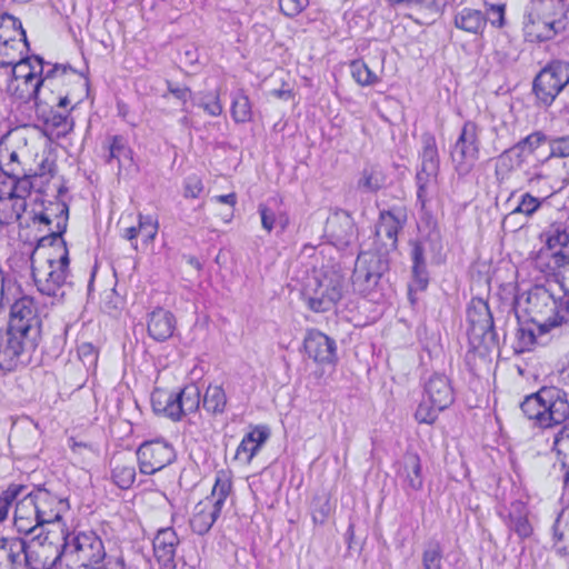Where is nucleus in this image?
<instances>
[{"label":"nucleus","instance_id":"nucleus-22","mask_svg":"<svg viewBox=\"0 0 569 569\" xmlns=\"http://www.w3.org/2000/svg\"><path fill=\"white\" fill-rule=\"evenodd\" d=\"M307 355L318 363H333L336 357V341L319 330H310L305 338Z\"/></svg>","mask_w":569,"mask_h":569},{"label":"nucleus","instance_id":"nucleus-37","mask_svg":"<svg viewBox=\"0 0 569 569\" xmlns=\"http://www.w3.org/2000/svg\"><path fill=\"white\" fill-rule=\"evenodd\" d=\"M227 406V395L222 386L209 385L203 396V408L209 413L221 415Z\"/></svg>","mask_w":569,"mask_h":569},{"label":"nucleus","instance_id":"nucleus-6","mask_svg":"<svg viewBox=\"0 0 569 569\" xmlns=\"http://www.w3.org/2000/svg\"><path fill=\"white\" fill-rule=\"evenodd\" d=\"M343 278L335 271L315 272L308 277L302 296L316 312L330 310L342 297Z\"/></svg>","mask_w":569,"mask_h":569},{"label":"nucleus","instance_id":"nucleus-15","mask_svg":"<svg viewBox=\"0 0 569 569\" xmlns=\"http://www.w3.org/2000/svg\"><path fill=\"white\" fill-rule=\"evenodd\" d=\"M8 328L39 343L41 320L32 298L27 296L22 297L11 306Z\"/></svg>","mask_w":569,"mask_h":569},{"label":"nucleus","instance_id":"nucleus-61","mask_svg":"<svg viewBox=\"0 0 569 569\" xmlns=\"http://www.w3.org/2000/svg\"><path fill=\"white\" fill-rule=\"evenodd\" d=\"M308 4L309 0H279L281 12L291 18L302 12Z\"/></svg>","mask_w":569,"mask_h":569},{"label":"nucleus","instance_id":"nucleus-56","mask_svg":"<svg viewBox=\"0 0 569 569\" xmlns=\"http://www.w3.org/2000/svg\"><path fill=\"white\" fill-rule=\"evenodd\" d=\"M487 22L492 27L502 28L506 24V4L505 3H485Z\"/></svg>","mask_w":569,"mask_h":569},{"label":"nucleus","instance_id":"nucleus-29","mask_svg":"<svg viewBox=\"0 0 569 569\" xmlns=\"http://www.w3.org/2000/svg\"><path fill=\"white\" fill-rule=\"evenodd\" d=\"M552 549L569 559V503L560 511L552 526Z\"/></svg>","mask_w":569,"mask_h":569},{"label":"nucleus","instance_id":"nucleus-23","mask_svg":"<svg viewBox=\"0 0 569 569\" xmlns=\"http://www.w3.org/2000/svg\"><path fill=\"white\" fill-rule=\"evenodd\" d=\"M21 139L7 134L0 140V169L7 177H20L24 168L20 160V150L16 148Z\"/></svg>","mask_w":569,"mask_h":569},{"label":"nucleus","instance_id":"nucleus-20","mask_svg":"<svg viewBox=\"0 0 569 569\" xmlns=\"http://www.w3.org/2000/svg\"><path fill=\"white\" fill-rule=\"evenodd\" d=\"M325 231L335 246L343 248L355 238V223L347 211L339 210L328 217Z\"/></svg>","mask_w":569,"mask_h":569},{"label":"nucleus","instance_id":"nucleus-18","mask_svg":"<svg viewBox=\"0 0 569 569\" xmlns=\"http://www.w3.org/2000/svg\"><path fill=\"white\" fill-rule=\"evenodd\" d=\"M16 81L21 80L24 87L23 91L28 98L38 99L42 80H37V73H43V59L39 56L33 58L23 57V60L17 64L10 66Z\"/></svg>","mask_w":569,"mask_h":569},{"label":"nucleus","instance_id":"nucleus-46","mask_svg":"<svg viewBox=\"0 0 569 569\" xmlns=\"http://www.w3.org/2000/svg\"><path fill=\"white\" fill-rule=\"evenodd\" d=\"M350 69L352 78L362 87L372 86L379 81V77L361 60L352 61Z\"/></svg>","mask_w":569,"mask_h":569},{"label":"nucleus","instance_id":"nucleus-55","mask_svg":"<svg viewBox=\"0 0 569 569\" xmlns=\"http://www.w3.org/2000/svg\"><path fill=\"white\" fill-rule=\"evenodd\" d=\"M14 519H38L31 492L26 495L21 500L17 502L14 510Z\"/></svg>","mask_w":569,"mask_h":569},{"label":"nucleus","instance_id":"nucleus-50","mask_svg":"<svg viewBox=\"0 0 569 569\" xmlns=\"http://www.w3.org/2000/svg\"><path fill=\"white\" fill-rule=\"evenodd\" d=\"M442 549L439 542H429L422 555L423 569H441Z\"/></svg>","mask_w":569,"mask_h":569},{"label":"nucleus","instance_id":"nucleus-27","mask_svg":"<svg viewBox=\"0 0 569 569\" xmlns=\"http://www.w3.org/2000/svg\"><path fill=\"white\" fill-rule=\"evenodd\" d=\"M27 209V201L13 197L0 186V226L18 222Z\"/></svg>","mask_w":569,"mask_h":569},{"label":"nucleus","instance_id":"nucleus-19","mask_svg":"<svg viewBox=\"0 0 569 569\" xmlns=\"http://www.w3.org/2000/svg\"><path fill=\"white\" fill-rule=\"evenodd\" d=\"M37 517L42 522L52 523L61 519L62 512L68 508L66 499L59 498L46 488L31 491Z\"/></svg>","mask_w":569,"mask_h":569},{"label":"nucleus","instance_id":"nucleus-5","mask_svg":"<svg viewBox=\"0 0 569 569\" xmlns=\"http://www.w3.org/2000/svg\"><path fill=\"white\" fill-rule=\"evenodd\" d=\"M232 481L226 472H219L211 495L199 501L190 518V527L197 535L207 533L219 518L227 498L231 493Z\"/></svg>","mask_w":569,"mask_h":569},{"label":"nucleus","instance_id":"nucleus-13","mask_svg":"<svg viewBox=\"0 0 569 569\" xmlns=\"http://www.w3.org/2000/svg\"><path fill=\"white\" fill-rule=\"evenodd\" d=\"M469 322V336L472 340H479L485 348L490 349L498 345V336L488 303L481 298H473L467 309Z\"/></svg>","mask_w":569,"mask_h":569},{"label":"nucleus","instance_id":"nucleus-43","mask_svg":"<svg viewBox=\"0 0 569 569\" xmlns=\"http://www.w3.org/2000/svg\"><path fill=\"white\" fill-rule=\"evenodd\" d=\"M71 74L77 78H81V74L77 73L71 67L64 64H53L50 66L48 70L43 68V73H37V80H42V88L48 86H53L54 82L60 83L63 82L66 76Z\"/></svg>","mask_w":569,"mask_h":569},{"label":"nucleus","instance_id":"nucleus-38","mask_svg":"<svg viewBox=\"0 0 569 569\" xmlns=\"http://www.w3.org/2000/svg\"><path fill=\"white\" fill-rule=\"evenodd\" d=\"M403 475L408 486L413 490L422 488L421 462L417 453L407 452L403 457Z\"/></svg>","mask_w":569,"mask_h":569},{"label":"nucleus","instance_id":"nucleus-3","mask_svg":"<svg viewBox=\"0 0 569 569\" xmlns=\"http://www.w3.org/2000/svg\"><path fill=\"white\" fill-rule=\"evenodd\" d=\"M513 308L516 313L525 312L530 317L531 322L537 325L540 335H546L552 328L562 323L563 317L559 316L562 301L543 286H535L515 299Z\"/></svg>","mask_w":569,"mask_h":569},{"label":"nucleus","instance_id":"nucleus-63","mask_svg":"<svg viewBox=\"0 0 569 569\" xmlns=\"http://www.w3.org/2000/svg\"><path fill=\"white\" fill-rule=\"evenodd\" d=\"M183 189L186 198H198L203 190L202 180L197 176H190L184 180Z\"/></svg>","mask_w":569,"mask_h":569},{"label":"nucleus","instance_id":"nucleus-40","mask_svg":"<svg viewBox=\"0 0 569 569\" xmlns=\"http://www.w3.org/2000/svg\"><path fill=\"white\" fill-rule=\"evenodd\" d=\"M32 178V176L27 174L26 170H23V174L20 177H8V180L0 182V186L7 189V191L9 190L13 197H20L21 200L27 201L26 199L30 196L33 188Z\"/></svg>","mask_w":569,"mask_h":569},{"label":"nucleus","instance_id":"nucleus-45","mask_svg":"<svg viewBox=\"0 0 569 569\" xmlns=\"http://www.w3.org/2000/svg\"><path fill=\"white\" fill-rule=\"evenodd\" d=\"M136 479V468L131 463H117L112 469V480L120 489H129Z\"/></svg>","mask_w":569,"mask_h":569},{"label":"nucleus","instance_id":"nucleus-26","mask_svg":"<svg viewBox=\"0 0 569 569\" xmlns=\"http://www.w3.org/2000/svg\"><path fill=\"white\" fill-rule=\"evenodd\" d=\"M453 24L461 31L479 36L482 34L487 27V17L481 10L463 7L456 10Z\"/></svg>","mask_w":569,"mask_h":569},{"label":"nucleus","instance_id":"nucleus-48","mask_svg":"<svg viewBox=\"0 0 569 569\" xmlns=\"http://www.w3.org/2000/svg\"><path fill=\"white\" fill-rule=\"evenodd\" d=\"M542 202L543 201L540 198L533 197L531 193L526 192L520 197L517 207L509 213V217L519 213L525 214L526 217H531L539 210Z\"/></svg>","mask_w":569,"mask_h":569},{"label":"nucleus","instance_id":"nucleus-59","mask_svg":"<svg viewBox=\"0 0 569 569\" xmlns=\"http://www.w3.org/2000/svg\"><path fill=\"white\" fill-rule=\"evenodd\" d=\"M197 104L211 117H218L222 112V104L220 103L218 92L203 94Z\"/></svg>","mask_w":569,"mask_h":569},{"label":"nucleus","instance_id":"nucleus-10","mask_svg":"<svg viewBox=\"0 0 569 569\" xmlns=\"http://www.w3.org/2000/svg\"><path fill=\"white\" fill-rule=\"evenodd\" d=\"M479 128L472 121L462 126L461 132L450 152L455 170L459 176H467L479 159Z\"/></svg>","mask_w":569,"mask_h":569},{"label":"nucleus","instance_id":"nucleus-39","mask_svg":"<svg viewBox=\"0 0 569 569\" xmlns=\"http://www.w3.org/2000/svg\"><path fill=\"white\" fill-rule=\"evenodd\" d=\"M46 130H51V136H56V138L64 137L68 134L72 128L73 122L69 118V112H58L51 111L44 121Z\"/></svg>","mask_w":569,"mask_h":569},{"label":"nucleus","instance_id":"nucleus-8","mask_svg":"<svg viewBox=\"0 0 569 569\" xmlns=\"http://www.w3.org/2000/svg\"><path fill=\"white\" fill-rule=\"evenodd\" d=\"M569 83V62L552 60L536 76L533 93L543 106H551L558 94Z\"/></svg>","mask_w":569,"mask_h":569},{"label":"nucleus","instance_id":"nucleus-52","mask_svg":"<svg viewBox=\"0 0 569 569\" xmlns=\"http://www.w3.org/2000/svg\"><path fill=\"white\" fill-rule=\"evenodd\" d=\"M442 410L445 409L429 402L428 399L423 397V400L416 410L415 417L420 423L431 425L436 421L438 413Z\"/></svg>","mask_w":569,"mask_h":569},{"label":"nucleus","instance_id":"nucleus-51","mask_svg":"<svg viewBox=\"0 0 569 569\" xmlns=\"http://www.w3.org/2000/svg\"><path fill=\"white\" fill-rule=\"evenodd\" d=\"M522 162L521 153L515 147L505 150L498 158L497 172H509Z\"/></svg>","mask_w":569,"mask_h":569},{"label":"nucleus","instance_id":"nucleus-41","mask_svg":"<svg viewBox=\"0 0 569 569\" xmlns=\"http://www.w3.org/2000/svg\"><path fill=\"white\" fill-rule=\"evenodd\" d=\"M386 183L383 172L377 167L365 168L358 180V188L365 192H376Z\"/></svg>","mask_w":569,"mask_h":569},{"label":"nucleus","instance_id":"nucleus-44","mask_svg":"<svg viewBox=\"0 0 569 569\" xmlns=\"http://www.w3.org/2000/svg\"><path fill=\"white\" fill-rule=\"evenodd\" d=\"M416 182L418 187L417 202L420 204V208L425 210L428 201L436 191L438 177H429L427 174L417 173Z\"/></svg>","mask_w":569,"mask_h":569},{"label":"nucleus","instance_id":"nucleus-11","mask_svg":"<svg viewBox=\"0 0 569 569\" xmlns=\"http://www.w3.org/2000/svg\"><path fill=\"white\" fill-rule=\"evenodd\" d=\"M37 347L38 343L10 328L6 332L0 330V369L12 371L27 363Z\"/></svg>","mask_w":569,"mask_h":569},{"label":"nucleus","instance_id":"nucleus-34","mask_svg":"<svg viewBox=\"0 0 569 569\" xmlns=\"http://www.w3.org/2000/svg\"><path fill=\"white\" fill-rule=\"evenodd\" d=\"M29 50V43L27 39H17L13 42L0 44V66L10 67L17 64Z\"/></svg>","mask_w":569,"mask_h":569},{"label":"nucleus","instance_id":"nucleus-30","mask_svg":"<svg viewBox=\"0 0 569 569\" xmlns=\"http://www.w3.org/2000/svg\"><path fill=\"white\" fill-rule=\"evenodd\" d=\"M269 432L264 428H254L243 437L236 451V459L248 465L267 441Z\"/></svg>","mask_w":569,"mask_h":569},{"label":"nucleus","instance_id":"nucleus-58","mask_svg":"<svg viewBox=\"0 0 569 569\" xmlns=\"http://www.w3.org/2000/svg\"><path fill=\"white\" fill-rule=\"evenodd\" d=\"M139 232L143 237L146 243L154 240L158 232V221L151 216H138Z\"/></svg>","mask_w":569,"mask_h":569},{"label":"nucleus","instance_id":"nucleus-47","mask_svg":"<svg viewBox=\"0 0 569 569\" xmlns=\"http://www.w3.org/2000/svg\"><path fill=\"white\" fill-rule=\"evenodd\" d=\"M529 22L530 23L527 26L529 33H535L539 41L550 40L557 34L558 29L560 28L559 24H545L543 22H538V19L533 18V13L529 14Z\"/></svg>","mask_w":569,"mask_h":569},{"label":"nucleus","instance_id":"nucleus-12","mask_svg":"<svg viewBox=\"0 0 569 569\" xmlns=\"http://www.w3.org/2000/svg\"><path fill=\"white\" fill-rule=\"evenodd\" d=\"M411 261H412V281L409 284V296L412 292L423 291L429 283V273L427 270L426 252L428 250L440 251L441 239L437 230L431 231L428 237L410 241Z\"/></svg>","mask_w":569,"mask_h":569},{"label":"nucleus","instance_id":"nucleus-2","mask_svg":"<svg viewBox=\"0 0 569 569\" xmlns=\"http://www.w3.org/2000/svg\"><path fill=\"white\" fill-rule=\"evenodd\" d=\"M521 411L542 429H551L569 420L568 393L558 387H542L525 397Z\"/></svg>","mask_w":569,"mask_h":569},{"label":"nucleus","instance_id":"nucleus-17","mask_svg":"<svg viewBox=\"0 0 569 569\" xmlns=\"http://www.w3.org/2000/svg\"><path fill=\"white\" fill-rule=\"evenodd\" d=\"M48 537L41 540V533L34 536L30 542L24 541V551L22 556V567L30 569H49L58 560L62 561L59 547L53 543H46Z\"/></svg>","mask_w":569,"mask_h":569},{"label":"nucleus","instance_id":"nucleus-53","mask_svg":"<svg viewBox=\"0 0 569 569\" xmlns=\"http://www.w3.org/2000/svg\"><path fill=\"white\" fill-rule=\"evenodd\" d=\"M24 489L20 485H11L0 495V522L4 521L8 517L10 506L18 498Z\"/></svg>","mask_w":569,"mask_h":569},{"label":"nucleus","instance_id":"nucleus-54","mask_svg":"<svg viewBox=\"0 0 569 569\" xmlns=\"http://www.w3.org/2000/svg\"><path fill=\"white\" fill-rule=\"evenodd\" d=\"M559 426L560 429L553 436L552 449L558 456L569 458V420Z\"/></svg>","mask_w":569,"mask_h":569},{"label":"nucleus","instance_id":"nucleus-7","mask_svg":"<svg viewBox=\"0 0 569 569\" xmlns=\"http://www.w3.org/2000/svg\"><path fill=\"white\" fill-rule=\"evenodd\" d=\"M201 401V391L194 383H190L178 392L156 390L151 395V405L157 413H162L172 421H180L183 416L198 411Z\"/></svg>","mask_w":569,"mask_h":569},{"label":"nucleus","instance_id":"nucleus-25","mask_svg":"<svg viewBox=\"0 0 569 569\" xmlns=\"http://www.w3.org/2000/svg\"><path fill=\"white\" fill-rule=\"evenodd\" d=\"M176 317L169 310L157 308L148 318V333L156 341H166L176 330Z\"/></svg>","mask_w":569,"mask_h":569},{"label":"nucleus","instance_id":"nucleus-60","mask_svg":"<svg viewBox=\"0 0 569 569\" xmlns=\"http://www.w3.org/2000/svg\"><path fill=\"white\" fill-rule=\"evenodd\" d=\"M547 141V136L543 134L541 131H536L522 140H520L516 146V150L521 153V151H528L533 152L536 149H538L542 143Z\"/></svg>","mask_w":569,"mask_h":569},{"label":"nucleus","instance_id":"nucleus-24","mask_svg":"<svg viewBox=\"0 0 569 569\" xmlns=\"http://www.w3.org/2000/svg\"><path fill=\"white\" fill-rule=\"evenodd\" d=\"M423 397L439 408L447 409L455 399L453 388L449 378L441 373L431 375L425 385Z\"/></svg>","mask_w":569,"mask_h":569},{"label":"nucleus","instance_id":"nucleus-31","mask_svg":"<svg viewBox=\"0 0 569 569\" xmlns=\"http://www.w3.org/2000/svg\"><path fill=\"white\" fill-rule=\"evenodd\" d=\"M421 164L417 173L427 174L429 177H438L439 174V154L436 139L431 134L422 136Z\"/></svg>","mask_w":569,"mask_h":569},{"label":"nucleus","instance_id":"nucleus-16","mask_svg":"<svg viewBox=\"0 0 569 569\" xmlns=\"http://www.w3.org/2000/svg\"><path fill=\"white\" fill-rule=\"evenodd\" d=\"M139 469L144 475H153L176 459L171 443L163 439L144 441L137 450Z\"/></svg>","mask_w":569,"mask_h":569},{"label":"nucleus","instance_id":"nucleus-14","mask_svg":"<svg viewBox=\"0 0 569 569\" xmlns=\"http://www.w3.org/2000/svg\"><path fill=\"white\" fill-rule=\"evenodd\" d=\"M407 213L402 208L382 210L375 228L376 251L388 256L398 247V234L405 227Z\"/></svg>","mask_w":569,"mask_h":569},{"label":"nucleus","instance_id":"nucleus-42","mask_svg":"<svg viewBox=\"0 0 569 569\" xmlns=\"http://www.w3.org/2000/svg\"><path fill=\"white\" fill-rule=\"evenodd\" d=\"M231 116L238 123H244L251 120V103L242 90L237 91L232 98Z\"/></svg>","mask_w":569,"mask_h":569},{"label":"nucleus","instance_id":"nucleus-35","mask_svg":"<svg viewBox=\"0 0 569 569\" xmlns=\"http://www.w3.org/2000/svg\"><path fill=\"white\" fill-rule=\"evenodd\" d=\"M533 18L545 24H561L558 16L561 14V4L557 0H536L533 2Z\"/></svg>","mask_w":569,"mask_h":569},{"label":"nucleus","instance_id":"nucleus-28","mask_svg":"<svg viewBox=\"0 0 569 569\" xmlns=\"http://www.w3.org/2000/svg\"><path fill=\"white\" fill-rule=\"evenodd\" d=\"M24 540L21 538H0V569L22 568Z\"/></svg>","mask_w":569,"mask_h":569},{"label":"nucleus","instance_id":"nucleus-49","mask_svg":"<svg viewBox=\"0 0 569 569\" xmlns=\"http://www.w3.org/2000/svg\"><path fill=\"white\" fill-rule=\"evenodd\" d=\"M112 159H116L119 162V166L122 164V160H131V150L121 136H113L111 138L108 162Z\"/></svg>","mask_w":569,"mask_h":569},{"label":"nucleus","instance_id":"nucleus-21","mask_svg":"<svg viewBox=\"0 0 569 569\" xmlns=\"http://www.w3.org/2000/svg\"><path fill=\"white\" fill-rule=\"evenodd\" d=\"M179 538L172 528L158 530L153 538V553L160 569H176V549Z\"/></svg>","mask_w":569,"mask_h":569},{"label":"nucleus","instance_id":"nucleus-33","mask_svg":"<svg viewBox=\"0 0 569 569\" xmlns=\"http://www.w3.org/2000/svg\"><path fill=\"white\" fill-rule=\"evenodd\" d=\"M258 212L261 217L262 229L269 233L276 227H279L281 231H284L290 223L289 216L287 214L286 211H276L267 203H260L258 207Z\"/></svg>","mask_w":569,"mask_h":569},{"label":"nucleus","instance_id":"nucleus-9","mask_svg":"<svg viewBox=\"0 0 569 569\" xmlns=\"http://www.w3.org/2000/svg\"><path fill=\"white\" fill-rule=\"evenodd\" d=\"M389 269L386 254L378 251H362L358 254L352 273V284L356 291L367 295L372 291L383 273Z\"/></svg>","mask_w":569,"mask_h":569},{"label":"nucleus","instance_id":"nucleus-4","mask_svg":"<svg viewBox=\"0 0 569 569\" xmlns=\"http://www.w3.org/2000/svg\"><path fill=\"white\" fill-rule=\"evenodd\" d=\"M60 556L69 569H91L109 558L102 539L94 531L68 533Z\"/></svg>","mask_w":569,"mask_h":569},{"label":"nucleus","instance_id":"nucleus-36","mask_svg":"<svg viewBox=\"0 0 569 569\" xmlns=\"http://www.w3.org/2000/svg\"><path fill=\"white\" fill-rule=\"evenodd\" d=\"M17 39H27L21 21L9 13H3L0 16V44Z\"/></svg>","mask_w":569,"mask_h":569},{"label":"nucleus","instance_id":"nucleus-32","mask_svg":"<svg viewBox=\"0 0 569 569\" xmlns=\"http://www.w3.org/2000/svg\"><path fill=\"white\" fill-rule=\"evenodd\" d=\"M507 526L521 539L531 536L533 529L528 519V509L523 502L515 501L511 503Z\"/></svg>","mask_w":569,"mask_h":569},{"label":"nucleus","instance_id":"nucleus-57","mask_svg":"<svg viewBox=\"0 0 569 569\" xmlns=\"http://www.w3.org/2000/svg\"><path fill=\"white\" fill-rule=\"evenodd\" d=\"M541 335L538 332V335L535 332L532 328L529 327H520L517 330V348L520 352L530 350L536 343L538 337Z\"/></svg>","mask_w":569,"mask_h":569},{"label":"nucleus","instance_id":"nucleus-62","mask_svg":"<svg viewBox=\"0 0 569 569\" xmlns=\"http://www.w3.org/2000/svg\"><path fill=\"white\" fill-rule=\"evenodd\" d=\"M550 156L560 158L569 157V136L550 140Z\"/></svg>","mask_w":569,"mask_h":569},{"label":"nucleus","instance_id":"nucleus-1","mask_svg":"<svg viewBox=\"0 0 569 569\" xmlns=\"http://www.w3.org/2000/svg\"><path fill=\"white\" fill-rule=\"evenodd\" d=\"M52 216L56 218V230H52L49 236L41 238L39 246H44L47 242L53 246L58 242V251L60 253L58 258H48L46 267H33L32 276L40 293L52 298H61L64 295L63 287L67 283L70 263L67 243L62 239L67 230L69 208L64 202L52 203L43 212L36 213L33 221L50 224Z\"/></svg>","mask_w":569,"mask_h":569},{"label":"nucleus","instance_id":"nucleus-64","mask_svg":"<svg viewBox=\"0 0 569 569\" xmlns=\"http://www.w3.org/2000/svg\"><path fill=\"white\" fill-rule=\"evenodd\" d=\"M549 264L553 271H567L569 270V256L562 249L551 252Z\"/></svg>","mask_w":569,"mask_h":569}]
</instances>
